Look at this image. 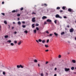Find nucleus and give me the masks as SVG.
Instances as JSON below:
<instances>
[{
    "label": "nucleus",
    "mask_w": 76,
    "mask_h": 76,
    "mask_svg": "<svg viewBox=\"0 0 76 76\" xmlns=\"http://www.w3.org/2000/svg\"><path fill=\"white\" fill-rule=\"evenodd\" d=\"M56 18H60V19H61V18H62V17H60L58 14H57L56 15Z\"/></svg>",
    "instance_id": "nucleus-1"
},
{
    "label": "nucleus",
    "mask_w": 76,
    "mask_h": 76,
    "mask_svg": "<svg viewBox=\"0 0 76 76\" xmlns=\"http://www.w3.org/2000/svg\"><path fill=\"white\" fill-rule=\"evenodd\" d=\"M65 70L66 72H69V71L70 70V69L69 68H65Z\"/></svg>",
    "instance_id": "nucleus-2"
},
{
    "label": "nucleus",
    "mask_w": 76,
    "mask_h": 76,
    "mask_svg": "<svg viewBox=\"0 0 76 76\" xmlns=\"http://www.w3.org/2000/svg\"><path fill=\"white\" fill-rule=\"evenodd\" d=\"M74 31V29L73 28H72L69 30V31L70 32H73Z\"/></svg>",
    "instance_id": "nucleus-3"
},
{
    "label": "nucleus",
    "mask_w": 76,
    "mask_h": 76,
    "mask_svg": "<svg viewBox=\"0 0 76 76\" xmlns=\"http://www.w3.org/2000/svg\"><path fill=\"white\" fill-rule=\"evenodd\" d=\"M47 22H52V21L50 19H48L47 20Z\"/></svg>",
    "instance_id": "nucleus-4"
},
{
    "label": "nucleus",
    "mask_w": 76,
    "mask_h": 76,
    "mask_svg": "<svg viewBox=\"0 0 76 76\" xmlns=\"http://www.w3.org/2000/svg\"><path fill=\"white\" fill-rule=\"evenodd\" d=\"M68 11L70 12H73V10L71 9V8H69L68 9Z\"/></svg>",
    "instance_id": "nucleus-5"
},
{
    "label": "nucleus",
    "mask_w": 76,
    "mask_h": 76,
    "mask_svg": "<svg viewBox=\"0 0 76 76\" xmlns=\"http://www.w3.org/2000/svg\"><path fill=\"white\" fill-rule=\"evenodd\" d=\"M32 21L33 22H35V18H32Z\"/></svg>",
    "instance_id": "nucleus-6"
},
{
    "label": "nucleus",
    "mask_w": 76,
    "mask_h": 76,
    "mask_svg": "<svg viewBox=\"0 0 76 76\" xmlns=\"http://www.w3.org/2000/svg\"><path fill=\"white\" fill-rule=\"evenodd\" d=\"M18 12V10H13L12 11V13H15V12Z\"/></svg>",
    "instance_id": "nucleus-7"
},
{
    "label": "nucleus",
    "mask_w": 76,
    "mask_h": 76,
    "mask_svg": "<svg viewBox=\"0 0 76 76\" xmlns=\"http://www.w3.org/2000/svg\"><path fill=\"white\" fill-rule=\"evenodd\" d=\"M22 43V41H20L18 43V45H20V44H21V43Z\"/></svg>",
    "instance_id": "nucleus-8"
},
{
    "label": "nucleus",
    "mask_w": 76,
    "mask_h": 76,
    "mask_svg": "<svg viewBox=\"0 0 76 76\" xmlns=\"http://www.w3.org/2000/svg\"><path fill=\"white\" fill-rule=\"evenodd\" d=\"M47 17L45 16H43L42 17V19H47Z\"/></svg>",
    "instance_id": "nucleus-9"
},
{
    "label": "nucleus",
    "mask_w": 76,
    "mask_h": 76,
    "mask_svg": "<svg viewBox=\"0 0 76 76\" xmlns=\"http://www.w3.org/2000/svg\"><path fill=\"white\" fill-rule=\"evenodd\" d=\"M54 34L55 35V36H56V37H57V36H58V34H57L56 32H55L54 33Z\"/></svg>",
    "instance_id": "nucleus-10"
},
{
    "label": "nucleus",
    "mask_w": 76,
    "mask_h": 76,
    "mask_svg": "<svg viewBox=\"0 0 76 76\" xmlns=\"http://www.w3.org/2000/svg\"><path fill=\"white\" fill-rule=\"evenodd\" d=\"M45 40H43L42 41V43L43 44L45 43Z\"/></svg>",
    "instance_id": "nucleus-11"
},
{
    "label": "nucleus",
    "mask_w": 76,
    "mask_h": 76,
    "mask_svg": "<svg viewBox=\"0 0 76 76\" xmlns=\"http://www.w3.org/2000/svg\"><path fill=\"white\" fill-rule=\"evenodd\" d=\"M75 69V67H72L71 68V69L72 70H73Z\"/></svg>",
    "instance_id": "nucleus-12"
},
{
    "label": "nucleus",
    "mask_w": 76,
    "mask_h": 76,
    "mask_svg": "<svg viewBox=\"0 0 76 76\" xmlns=\"http://www.w3.org/2000/svg\"><path fill=\"white\" fill-rule=\"evenodd\" d=\"M8 37V35H5L4 36V38H7Z\"/></svg>",
    "instance_id": "nucleus-13"
},
{
    "label": "nucleus",
    "mask_w": 76,
    "mask_h": 76,
    "mask_svg": "<svg viewBox=\"0 0 76 76\" xmlns=\"http://www.w3.org/2000/svg\"><path fill=\"white\" fill-rule=\"evenodd\" d=\"M17 68H20V65H17Z\"/></svg>",
    "instance_id": "nucleus-14"
},
{
    "label": "nucleus",
    "mask_w": 76,
    "mask_h": 76,
    "mask_svg": "<svg viewBox=\"0 0 76 76\" xmlns=\"http://www.w3.org/2000/svg\"><path fill=\"white\" fill-rule=\"evenodd\" d=\"M34 25L35 24H34L32 25V28H34L35 27V26H34Z\"/></svg>",
    "instance_id": "nucleus-15"
},
{
    "label": "nucleus",
    "mask_w": 76,
    "mask_h": 76,
    "mask_svg": "<svg viewBox=\"0 0 76 76\" xmlns=\"http://www.w3.org/2000/svg\"><path fill=\"white\" fill-rule=\"evenodd\" d=\"M45 47L46 48H48V47H49V46H48V45H45Z\"/></svg>",
    "instance_id": "nucleus-16"
},
{
    "label": "nucleus",
    "mask_w": 76,
    "mask_h": 76,
    "mask_svg": "<svg viewBox=\"0 0 76 76\" xmlns=\"http://www.w3.org/2000/svg\"><path fill=\"white\" fill-rule=\"evenodd\" d=\"M4 23L5 24H6V25L7 24V21L6 20L4 21Z\"/></svg>",
    "instance_id": "nucleus-17"
},
{
    "label": "nucleus",
    "mask_w": 76,
    "mask_h": 76,
    "mask_svg": "<svg viewBox=\"0 0 76 76\" xmlns=\"http://www.w3.org/2000/svg\"><path fill=\"white\" fill-rule=\"evenodd\" d=\"M72 62H73V63H76V61H75V60H72Z\"/></svg>",
    "instance_id": "nucleus-18"
},
{
    "label": "nucleus",
    "mask_w": 76,
    "mask_h": 76,
    "mask_svg": "<svg viewBox=\"0 0 76 76\" xmlns=\"http://www.w3.org/2000/svg\"><path fill=\"white\" fill-rule=\"evenodd\" d=\"M64 34H65L64 32H62L61 33V35H64Z\"/></svg>",
    "instance_id": "nucleus-19"
},
{
    "label": "nucleus",
    "mask_w": 76,
    "mask_h": 76,
    "mask_svg": "<svg viewBox=\"0 0 76 76\" xmlns=\"http://www.w3.org/2000/svg\"><path fill=\"white\" fill-rule=\"evenodd\" d=\"M34 62L35 63H37V62H38V61L36 59H35L34 60Z\"/></svg>",
    "instance_id": "nucleus-20"
},
{
    "label": "nucleus",
    "mask_w": 76,
    "mask_h": 76,
    "mask_svg": "<svg viewBox=\"0 0 76 76\" xmlns=\"http://www.w3.org/2000/svg\"><path fill=\"white\" fill-rule=\"evenodd\" d=\"M24 33H26V34H27L28 32V31H27V30H26L24 31Z\"/></svg>",
    "instance_id": "nucleus-21"
},
{
    "label": "nucleus",
    "mask_w": 76,
    "mask_h": 76,
    "mask_svg": "<svg viewBox=\"0 0 76 76\" xmlns=\"http://www.w3.org/2000/svg\"><path fill=\"white\" fill-rule=\"evenodd\" d=\"M10 45H12V46H13V45H14V44L13 43H10Z\"/></svg>",
    "instance_id": "nucleus-22"
},
{
    "label": "nucleus",
    "mask_w": 76,
    "mask_h": 76,
    "mask_svg": "<svg viewBox=\"0 0 76 76\" xmlns=\"http://www.w3.org/2000/svg\"><path fill=\"white\" fill-rule=\"evenodd\" d=\"M18 25H20L21 24V23H20V21H18Z\"/></svg>",
    "instance_id": "nucleus-23"
},
{
    "label": "nucleus",
    "mask_w": 76,
    "mask_h": 76,
    "mask_svg": "<svg viewBox=\"0 0 76 76\" xmlns=\"http://www.w3.org/2000/svg\"><path fill=\"white\" fill-rule=\"evenodd\" d=\"M7 42H9V43H10L12 42V41L10 40L7 41Z\"/></svg>",
    "instance_id": "nucleus-24"
},
{
    "label": "nucleus",
    "mask_w": 76,
    "mask_h": 76,
    "mask_svg": "<svg viewBox=\"0 0 76 76\" xmlns=\"http://www.w3.org/2000/svg\"><path fill=\"white\" fill-rule=\"evenodd\" d=\"M1 14L3 15V16H5V14L4 13H2Z\"/></svg>",
    "instance_id": "nucleus-25"
},
{
    "label": "nucleus",
    "mask_w": 76,
    "mask_h": 76,
    "mask_svg": "<svg viewBox=\"0 0 76 76\" xmlns=\"http://www.w3.org/2000/svg\"><path fill=\"white\" fill-rule=\"evenodd\" d=\"M65 8L66 7H62V9H63V10H64V9H65Z\"/></svg>",
    "instance_id": "nucleus-26"
},
{
    "label": "nucleus",
    "mask_w": 76,
    "mask_h": 76,
    "mask_svg": "<svg viewBox=\"0 0 76 76\" xmlns=\"http://www.w3.org/2000/svg\"><path fill=\"white\" fill-rule=\"evenodd\" d=\"M56 9L58 10V9H60V7H58L56 8Z\"/></svg>",
    "instance_id": "nucleus-27"
},
{
    "label": "nucleus",
    "mask_w": 76,
    "mask_h": 76,
    "mask_svg": "<svg viewBox=\"0 0 76 76\" xmlns=\"http://www.w3.org/2000/svg\"><path fill=\"white\" fill-rule=\"evenodd\" d=\"M20 10L22 11V10H23V7H21L20 9Z\"/></svg>",
    "instance_id": "nucleus-28"
},
{
    "label": "nucleus",
    "mask_w": 76,
    "mask_h": 76,
    "mask_svg": "<svg viewBox=\"0 0 76 76\" xmlns=\"http://www.w3.org/2000/svg\"><path fill=\"white\" fill-rule=\"evenodd\" d=\"M20 67H21V68H23V66H22V65H20Z\"/></svg>",
    "instance_id": "nucleus-29"
},
{
    "label": "nucleus",
    "mask_w": 76,
    "mask_h": 76,
    "mask_svg": "<svg viewBox=\"0 0 76 76\" xmlns=\"http://www.w3.org/2000/svg\"><path fill=\"white\" fill-rule=\"evenodd\" d=\"M23 28H26V26L25 25H23L22 26Z\"/></svg>",
    "instance_id": "nucleus-30"
},
{
    "label": "nucleus",
    "mask_w": 76,
    "mask_h": 76,
    "mask_svg": "<svg viewBox=\"0 0 76 76\" xmlns=\"http://www.w3.org/2000/svg\"><path fill=\"white\" fill-rule=\"evenodd\" d=\"M34 32L35 34V33H36V32H37V30H34Z\"/></svg>",
    "instance_id": "nucleus-31"
},
{
    "label": "nucleus",
    "mask_w": 76,
    "mask_h": 76,
    "mask_svg": "<svg viewBox=\"0 0 76 76\" xmlns=\"http://www.w3.org/2000/svg\"><path fill=\"white\" fill-rule=\"evenodd\" d=\"M3 75H6V73H5V72H3Z\"/></svg>",
    "instance_id": "nucleus-32"
},
{
    "label": "nucleus",
    "mask_w": 76,
    "mask_h": 76,
    "mask_svg": "<svg viewBox=\"0 0 76 76\" xmlns=\"http://www.w3.org/2000/svg\"><path fill=\"white\" fill-rule=\"evenodd\" d=\"M36 29L37 31H38V30H39V28H38V27H37Z\"/></svg>",
    "instance_id": "nucleus-33"
},
{
    "label": "nucleus",
    "mask_w": 76,
    "mask_h": 76,
    "mask_svg": "<svg viewBox=\"0 0 76 76\" xmlns=\"http://www.w3.org/2000/svg\"><path fill=\"white\" fill-rule=\"evenodd\" d=\"M38 41L39 42H41V41H42V40H41V39H39Z\"/></svg>",
    "instance_id": "nucleus-34"
},
{
    "label": "nucleus",
    "mask_w": 76,
    "mask_h": 76,
    "mask_svg": "<svg viewBox=\"0 0 76 76\" xmlns=\"http://www.w3.org/2000/svg\"><path fill=\"white\" fill-rule=\"evenodd\" d=\"M44 6H45L46 7H47V4H44Z\"/></svg>",
    "instance_id": "nucleus-35"
},
{
    "label": "nucleus",
    "mask_w": 76,
    "mask_h": 76,
    "mask_svg": "<svg viewBox=\"0 0 76 76\" xmlns=\"http://www.w3.org/2000/svg\"><path fill=\"white\" fill-rule=\"evenodd\" d=\"M14 42L15 44H16L17 43V41H14Z\"/></svg>",
    "instance_id": "nucleus-36"
},
{
    "label": "nucleus",
    "mask_w": 76,
    "mask_h": 76,
    "mask_svg": "<svg viewBox=\"0 0 76 76\" xmlns=\"http://www.w3.org/2000/svg\"><path fill=\"white\" fill-rule=\"evenodd\" d=\"M36 26H39V24H36Z\"/></svg>",
    "instance_id": "nucleus-37"
},
{
    "label": "nucleus",
    "mask_w": 76,
    "mask_h": 76,
    "mask_svg": "<svg viewBox=\"0 0 76 76\" xmlns=\"http://www.w3.org/2000/svg\"><path fill=\"white\" fill-rule=\"evenodd\" d=\"M54 23H56H56H57V20H55L54 21Z\"/></svg>",
    "instance_id": "nucleus-38"
},
{
    "label": "nucleus",
    "mask_w": 76,
    "mask_h": 76,
    "mask_svg": "<svg viewBox=\"0 0 76 76\" xmlns=\"http://www.w3.org/2000/svg\"><path fill=\"white\" fill-rule=\"evenodd\" d=\"M20 16V14H17V16Z\"/></svg>",
    "instance_id": "nucleus-39"
},
{
    "label": "nucleus",
    "mask_w": 76,
    "mask_h": 76,
    "mask_svg": "<svg viewBox=\"0 0 76 76\" xmlns=\"http://www.w3.org/2000/svg\"><path fill=\"white\" fill-rule=\"evenodd\" d=\"M46 33L47 34H49V32H48V31H46Z\"/></svg>",
    "instance_id": "nucleus-40"
},
{
    "label": "nucleus",
    "mask_w": 76,
    "mask_h": 76,
    "mask_svg": "<svg viewBox=\"0 0 76 76\" xmlns=\"http://www.w3.org/2000/svg\"><path fill=\"white\" fill-rule=\"evenodd\" d=\"M48 42H49V39H48L47 40V43H48Z\"/></svg>",
    "instance_id": "nucleus-41"
},
{
    "label": "nucleus",
    "mask_w": 76,
    "mask_h": 76,
    "mask_svg": "<svg viewBox=\"0 0 76 76\" xmlns=\"http://www.w3.org/2000/svg\"><path fill=\"white\" fill-rule=\"evenodd\" d=\"M61 55H59L58 56V57H59V58H61Z\"/></svg>",
    "instance_id": "nucleus-42"
},
{
    "label": "nucleus",
    "mask_w": 76,
    "mask_h": 76,
    "mask_svg": "<svg viewBox=\"0 0 76 76\" xmlns=\"http://www.w3.org/2000/svg\"><path fill=\"white\" fill-rule=\"evenodd\" d=\"M60 13H62V12H63V10H60Z\"/></svg>",
    "instance_id": "nucleus-43"
},
{
    "label": "nucleus",
    "mask_w": 76,
    "mask_h": 76,
    "mask_svg": "<svg viewBox=\"0 0 76 76\" xmlns=\"http://www.w3.org/2000/svg\"><path fill=\"white\" fill-rule=\"evenodd\" d=\"M57 69V68H55L54 69V70H55V71Z\"/></svg>",
    "instance_id": "nucleus-44"
},
{
    "label": "nucleus",
    "mask_w": 76,
    "mask_h": 76,
    "mask_svg": "<svg viewBox=\"0 0 76 76\" xmlns=\"http://www.w3.org/2000/svg\"><path fill=\"white\" fill-rule=\"evenodd\" d=\"M22 23H24V24L25 23V21H22Z\"/></svg>",
    "instance_id": "nucleus-45"
},
{
    "label": "nucleus",
    "mask_w": 76,
    "mask_h": 76,
    "mask_svg": "<svg viewBox=\"0 0 76 76\" xmlns=\"http://www.w3.org/2000/svg\"><path fill=\"white\" fill-rule=\"evenodd\" d=\"M64 18H65V19H67V17H66V16H65L64 17Z\"/></svg>",
    "instance_id": "nucleus-46"
},
{
    "label": "nucleus",
    "mask_w": 76,
    "mask_h": 76,
    "mask_svg": "<svg viewBox=\"0 0 76 76\" xmlns=\"http://www.w3.org/2000/svg\"><path fill=\"white\" fill-rule=\"evenodd\" d=\"M48 51H49V50H45V51H46V52H47Z\"/></svg>",
    "instance_id": "nucleus-47"
},
{
    "label": "nucleus",
    "mask_w": 76,
    "mask_h": 76,
    "mask_svg": "<svg viewBox=\"0 0 76 76\" xmlns=\"http://www.w3.org/2000/svg\"><path fill=\"white\" fill-rule=\"evenodd\" d=\"M2 4H4V1H3L2 2Z\"/></svg>",
    "instance_id": "nucleus-48"
},
{
    "label": "nucleus",
    "mask_w": 76,
    "mask_h": 76,
    "mask_svg": "<svg viewBox=\"0 0 76 76\" xmlns=\"http://www.w3.org/2000/svg\"><path fill=\"white\" fill-rule=\"evenodd\" d=\"M48 61H46V64H48Z\"/></svg>",
    "instance_id": "nucleus-49"
},
{
    "label": "nucleus",
    "mask_w": 76,
    "mask_h": 76,
    "mask_svg": "<svg viewBox=\"0 0 76 76\" xmlns=\"http://www.w3.org/2000/svg\"><path fill=\"white\" fill-rule=\"evenodd\" d=\"M67 28H70V26L69 25H68L67 26Z\"/></svg>",
    "instance_id": "nucleus-50"
},
{
    "label": "nucleus",
    "mask_w": 76,
    "mask_h": 76,
    "mask_svg": "<svg viewBox=\"0 0 76 76\" xmlns=\"http://www.w3.org/2000/svg\"><path fill=\"white\" fill-rule=\"evenodd\" d=\"M53 35V34H50V36L51 37V36H52Z\"/></svg>",
    "instance_id": "nucleus-51"
},
{
    "label": "nucleus",
    "mask_w": 76,
    "mask_h": 76,
    "mask_svg": "<svg viewBox=\"0 0 76 76\" xmlns=\"http://www.w3.org/2000/svg\"><path fill=\"white\" fill-rule=\"evenodd\" d=\"M38 67H39L40 66V64H38Z\"/></svg>",
    "instance_id": "nucleus-52"
},
{
    "label": "nucleus",
    "mask_w": 76,
    "mask_h": 76,
    "mask_svg": "<svg viewBox=\"0 0 76 76\" xmlns=\"http://www.w3.org/2000/svg\"><path fill=\"white\" fill-rule=\"evenodd\" d=\"M44 6V4H42V6Z\"/></svg>",
    "instance_id": "nucleus-53"
},
{
    "label": "nucleus",
    "mask_w": 76,
    "mask_h": 76,
    "mask_svg": "<svg viewBox=\"0 0 76 76\" xmlns=\"http://www.w3.org/2000/svg\"><path fill=\"white\" fill-rule=\"evenodd\" d=\"M36 42H38H38H38V40H36Z\"/></svg>",
    "instance_id": "nucleus-54"
},
{
    "label": "nucleus",
    "mask_w": 76,
    "mask_h": 76,
    "mask_svg": "<svg viewBox=\"0 0 76 76\" xmlns=\"http://www.w3.org/2000/svg\"><path fill=\"white\" fill-rule=\"evenodd\" d=\"M17 32H16V31H15V32H14V34H17Z\"/></svg>",
    "instance_id": "nucleus-55"
},
{
    "label": "nucleus",
    "mask_w": 76,
    "mask_h": 76,
    "mask_svg": "<svg viewBox=\"0 0 76 76\" xmlns=\"http://www.w3.org/2000/svg\"><path fill=\"white\" fill-rule=\"evenodd\" d=\"M41 76H43V74L42 73H41Z\"/></svg>",
    "instance_id": "nucleus-56"
},
{
    "label": "nucleus",
    "mask_w": 76,
    "mask_h": 76,
    "mask_svg": "<svg viewBox=\"0 0 76 76\" xmlns=\"http://www.w3.org/2000/svg\"><path fill=\"white\" fill-rule=\"evenodd\" d=\"M32 14H36V13H35V12H33L32 13Z\"/></svg>",
    "instance_id": "nucleus-57"
},
{
    "label": "nucleus",
    "mask_w": 76,
    "mask_h": 76,
    "mask_svg": "<svg viewBox=\"0 0 76 76\" xmlns=\"http://www.w3.org/2000/svg\"><path fill=\"white\" fill-rule=\"evenodd\" d=\"M54 76H57V74H55L54 75Z\"/></svg>",
    "instance_id": "nucleus-58"
},
{
    "label": "nucleus",
    "mask_w": 76,
    "mask_h": 76,
    "mask_svg": "<svg viewBox=\"0 0 76 76\" xmlns=\"http://www.w3.org/2000/svg\"><path fill=\"white\" fill-rule=\"evenodd\" d=\"M14 29V27H12V29Z\"/></svg>",
    "instance_id": "nucleus-59"
},
{
    "label": "nucleus",
    "mask_w": 76,
    "mask_h": 76,
    "mask_svg": "<svg viewBox=\"0 0 76 76\" xmlns=\"http://www.w3.org/2000/svg\"><path fill=\"white\" fill-rule=\"evenodd\" d=\"M44 24L45 25V24H47V23L46 22H45Z\"/></svg>",
    "instance_id": "nucleus-60"
},
{
    "label": "nucleus",
    "mask_w": 76,
    "mask_h": 76,
    "mask_svg": "<svg viewBox=\"0 0 76 76\" xmlns=\"http://www.w3.org/2000/svg\"><path fill=\"white\" fill-rule=\"evenodd\" d=\"M1 31V26H0V31Z\"/></svg>",
    "instance_id": "nucleus-61"
},
{
    "label": "nucleus",
    "mask_w": 76,
    "mask_h": 76,
    "mask_svg": "<svg viewBox=\"0 0 76 76\" xmlns=\"http://www.w3.org/2000/svg\"><path fill=\"white\" fill-rule=\"evenodd\" d=\"M15 22H13V24H15Z\"/></svg>",
    "instance_id": "nucleus-62"
},
{
    "label": "nucleus",
    "mask_w": 76,
    "mask_h": 76,
    "mask_svg": "<svg viewBox=\"0 0 76 76\" xmlns=\"http://www.w3.org/2000/svg\"><path fill=\"white\" fill-rule=\"evenodd\" d=\"M19 19H20L19 18H18V20H19Z\"/></svg>",
    "instance_id": "nucleus-63"
},
{
    "label": "nucleus",
    "mask_w": 76,
    "mask_h": 76,
    "mask_svg": "<svg viewBox=\"0 0 76 76\" xmlns=\"http://www.w3.org/2000/svg\"><path fill=\"white\" fill-rule=\"evenodd\" d=\"M9 26V29H10V25H9L8 26Z\"/></svg>",
    "instance_id": "nucleus-64"
}]
</instances>
